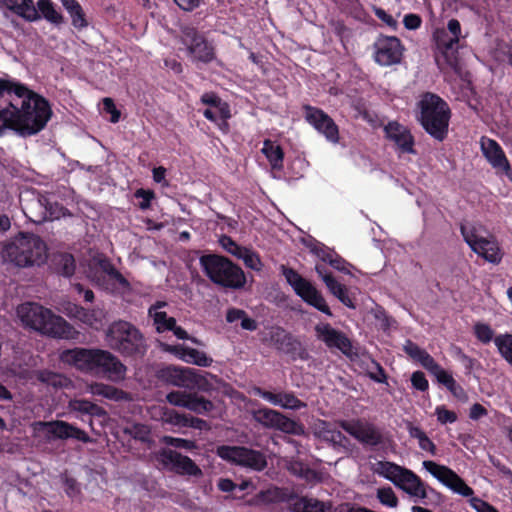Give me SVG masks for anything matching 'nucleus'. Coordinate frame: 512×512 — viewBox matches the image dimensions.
<instances>
[{
	"mask_svg": "<svg viewBox=\"0 0 512 512\" xmlns=\"http://www.w3.org/2000/svg\"><path fill=\"white\" fill-rule=\"evenodd\" d=\"M252 393L262 397L272 405L279 406L283 409L297 410L306 407V404L299 400L293 393H272L262 390L259 387H254Z\"/></svg>",
	"mask_w": 512,
	"mask_h": 512,
	"instance_id": "cd10ccee",
	"label": "nucleus"
},
{
	"mask_svg": "<svg viewBox=\"0 0 512 512\" xmlns=\"http://www.w3.org/2000/svg\"><path fill=\"white\" fill-rule=\"evenodd\" d=\"M69 15L72 19V24L74 27L83 28L87 25L81 6H79L78 9H74L73 11L69 12Z\"/></svg>",
	"mask_w": 512,
	"mask_h": 512,
	"instance_id": "338daca9",
	"label": "nucleus"
},
{
	"mask_svg": "<svg viewBox=\"0 0 512 512\" xmlns=\"http://www.w3.org/2000/svg\"><path fill=\"white\" fill-rule=\"evenodd\" d=\"M420 122L435 139L442 141L448 131L450 110L446 102L434 94H425L419 102Z\"/></svg>",
	"mask_w": 512,
	"mask_h": 512,
	"instance_id": "0eeeda50",
	"label": "nucleus"
},
{
	"mask_svg": "<svg viewBox=\"0 0 512 512\" xmlns=\"http://www.w3.org/2000/svg\"><path fill=\"white\" fill-rule=\"evenodd\" d=\"M163 350L175 355L180 360L197 365L200 367H208L212 364L213 359L209 357L205 352L187 347L185 345H161Z\"/></svg>",
	"mask_w": 512,
	"mask_h": 512,
	"instance_id": "a878e982",
	"label": "nucleus"
},
{
	"mask_svg": "<svg viewBox=\"0 0 512 512\" xmlns=\"http://www.w3.org/2000/svg\"><path fill=\"white\" fill-rule=\"evenodd\" d=\"M47 257L46 243L33 233L20 232L0 242V262L3 264L27 268L45 263Z\"/></svg>",
	"mask_w": 512,
	"mask_h": 512,
	"instance_id": "7ed1b4c3",
	"label": "nucleus"
},
{
	"mask_svg": "<svg viewBox=\"0 0 512 512\" xmlns=\"http://www.w3.org/2000/svg\"><path fill=\"white\" fill-rule=\"evenodd\" d=\"M192 368L168 366L160 371V378L177 387L189 389Z\"/></svg>",
	"mask_w": 512,
	"mask_h": 512,
	"instance_id": "7c9ffc66",
	"label": "nucleus"
},
{
	"mask_svg": "<svg viewBox=\"0 0 512 512\" xmlns=\"http://www.w3.org/2000/svg\"><path fill=\"white\" fill-rule=\"evenodd\" d=\"M409 434L412 438L418 440L419 447L434 455L436 453L435 444L428 438L426 433L422 431L419 427L411 426L409 428Z\"/></svg>",
	"mask_w": 512,
	"mask_h": 512,
	"instance_id": "09e8293b",
	"label": "nucleus"
},
{
	"mask_svg": "<svg viewBox=\"0 0 512 512\" xmlns=\"http://www.w3.org/2000/svg\"><path fill=\"white\" fill-rule=\"evenodd\" d=\"M289 507L293 512H331V504L315 498L291 497Z\"/></svg>",
	"mask_w": 512,
	"mask_h": 512,
	"instance_id": "2f4dec72",
	"label": "nucleus"
},
{
	"mask_svg": "<svg viewBox=\"0 0 512 512\" xmlns=\"http://www.w3.org/2000/svg\"><path fill=\"white\" fill-rule=\"evenodd\" d=\"M219 244L225 251L235 256L236 258L244 248L233 241L231 237L225 235L220 237Z\"/></svg>",
	"mask_w": 512,
	"mask_h": 512,
	"instance_id": "4d7b16f0",
	"label": "nucleus"
},
{
	"mask_svg": "<svg viewBox=\"0 0 512 512\" xmlns=\"http://www.w3.org/2000/svg\"><path fill=\"white\" fill-rule=\"evenodd\" d=\"M84 308L77 306L74 303L66 302L61 305L59 310L65 313L67 316L71 318H75L79 320L80 311H83Z\"/></svg>",
	"mask_w": 512,
	"mask_h": 512,
	"instance_id": "0e129e2a",
	"label": "nucleus"
},
{
	"mask_svg": "<svg viewBox=\"0 0 512 512\" xmlns=\"http://www.w3.org/2000/svg\"><path fill=\"white\" fill-rule=\"evenodd\" d=\"M386 137L392 141L401 152L413 153V138L410 132L397 122L385 126Z\"/></svg>",
	"mask_w": 512,
	"mask_h": 512,
	"instance_id": "c85d7f7f",
	"label": "nucleus"
},
{
	"mask_svg": "<svg viewBox=\"0 0 512 512\" xmlns=\"http://www.w3.org/2000/svg\"><path fill=\"white\" fill-rule=\"evenodd\" d=\"M304 117L306 121L327 141L336 144L339 142V129L334 120L321 109L305 106Z\"/></svg>",
	"mask_w": 512,
	"mask_h": 512,
	"instance_id": "f3484780",
	"label": "nucleus"
},
{
	"mask_svg": "<svg viewBox=\"0 0 512 512\" xmlns=\"http://www.w3.org/2000/svg\"><path fill=\"white\" fill-rule=\"evenodd\" d=\"M374 59L381 66H390L401 61L404 47L394 36H381L374 45Z\"/></svg>",
	"mask_w": 512,
	"mask_h": 512,
	"instance_id": "6ab92c4d",
	"label": "nucleus"
},
{
	"mask_svg": "<svg viewBox=\"0 0 512 512\" xmlns=\"http://www.w3.org/2000/svg\"><path fill=\"white\" fill-rule=\"evenodd\" d=\"M160 460L165 466L179 474L189 476H200L202 474L201 469L189 457L176 451L163 450L160 454Z\"/></svg>",
	"mask_w": 512,
	"mask_h": 512,
	"instance_id": "393cba45",
	"label": "nucleus"
},
{
	"mask_svg": "<svg viewBox=\"0 0 512 512\" xmlns=\"http://www.w3.org/2000/svg\"><path fill=\"white\" fill-rule=\"evenodd\" d=\"M237 258L241 259L246 265V267L252 270L260 271L262 269L263 265L260 260V257L251 249L244 247Z\"/></svg>",
	"mask_w": 512,
	"mask_h": 512,
	"instance_id": "3c124183",
	"label": "nucleus"
},
{
	"mask_svg": "<svg viewBox=\"0 0 512 512\" xmlns=\"http://www.w3.org/2000/svg\"><path fill=\"white\" fill-rule=\"evenodd\" d=\"M211 379H213V376H211L210 374L201 373L192 368L191 383L189 390H199L203 392H208L213 388Z\"/></svg>",
	"mask_w": 512,
	"mask_h": 512,
	"instance_id": "a18cd8bd",
	"label": "nucleus"
},
{
	"mask_svg": "<svg viewBox=\"0 0 512 512\" xmlns=\"http://www.w3.org/2000/svg\"><path fill=\"white\" fill-rule=\"evenodd\" d=\"M465 36L457 19H450L446 28H438L433 33L436 44V62L441 70L456 69L458 64L459 42Z\"/></svg>",
	"mask_w": 512,
	"mask_h": 512,
	"instance_id": "6e6552de",
	"label": "nucleus"
},
{
	"mask_svg": "<svg viewBox=\"0 0 512 512\" xmlns=\"http://www.w3.org/2000/svg\"><path fill=\"white\" fill-rule=\"evenodd\" d=\"M473 334L476 337V339L484 344H490L493 342L495 344L496 334L495 331L492 329V327L484 322H476L473 325Z\"/></svg>",
	"mask_w": 512,
	"mask_h": 512,
	"instance_id": "49530a36",
	"label": "nucleus"
},
{
	"mask_svg": "<svg viewBox=\"0 0 512 512\" xmlns=\"http://www.w3.org/2000/svg\"><path fill=\"white\" fill-rule=\"evenodd\" d=\"M422 465L426 471L452 492L463 497H469V504L476 512H499L488 502L479 497H474L473 489L449 467L430 460L423 461Z\"/></svg>",
	"mask_w": 512,
	"mask_h": 512,
	"instance_id": "39448f33",
	"label": "nucleus"
},
{
	"mask_svg": "<svg viewBox=\"0 0 512 512\" xmlns=\"http://www.w3.org/2000/svg\"><path fill=\"white\" fill-rule=\"evenodd\" d=\"M200 265L206 276L215 284L240 289L246 283L244 271L229 259L216 254L203 255Z\"/></svg>",
	"mask_w": 512,
	"mask_h": 512,
	"instance_id": "423d86ee",
	"label": "nucleus"
},
{
	"mask_svg": "<svg viewBox=\"0 0 512 512\" xmlns=\"http://www.w3.org/2000/svg\"><path fill=\"white\" fill-rule=\"evenodd\" d=\"M404 351L415 361L419 362L426 370H428L436 361L425 350L417 344L407 341L404 345Z\"/></svg>",
	"mask_w": 512,
	"mask_h": 512,
	"instance_id": "58836bf2",
	"label": "nucleus"
},
{
	"mask_svg": "<svg viewBox=\"0 0 512 512\" xmlns=\"http://www.w3.org/2000/svg\"><path fill=\"white\" fill-rule=\"evenodd\" d=\"M372 369L369 371V376L376 382L383 383L386 380V375L382 367L374 360L370 361Z\"/></svg>",
	"mask_w": 512,
	"mask_h": 512,
	"instance_id": "69168bd1",
	"label": "nucleus"
},
{
	"mask_svg": "<svg viewBox=\"0 0 512 512\" xmlns=\"http://www.w3.org/2000/svg\"><path fill=\"white\" fill-rule=\"evenodd\" d=\"M428 371L437 379V381L443 384L449 391L453 394H457V390H461V388L457 385L453 376L443 369L437 362H435Z\"/></svg>",
	"mask_w": 512,
	"mask_h": 512,
	"instance_id": "a19ab883",
	"label": "nucleus"
},
{
	"mask_svg": "<svg viewBox=\"0 0 512 512\" xmlns=\"http://www.w3.org/2000/svg\"><path fill=\"white\" fill-rule=\"evenodd\" d=\"M106 342L110 348L126 355L140 353L144 348L141 333L126 321H117L109 326Z\"/></svg>",
	"mask_w": 512,
	"mask_h": 512,
	"instance_id": "9d476101",
	"label": "nucleus"
},
{
	"mask_svg": "<svg viewBox=\"0 0 512 512\" xmlns=\"http://www.w3.org/2000/svg\"><path fill=\"white\" fill-rule=\"evenodd\" d=\"M36 376L40 382L46 383L47 385H51L55 388L67 387L70 384V380L67 377L50 371H39Z\"/></svg>",
	"mask_w": 512,
	"mask_h": 512,
	"instance_id": "de8ad7c7",
	"label": "nucleus"
},
{
	"mask_svg": "<svg viewBox=\"0 0 512 512\" xmlns=\"http://www.w3.org/2000/svg\"><path fill=\"white\" fill-rule=\"evenodd\" d=\"M261 152L265 155L272 169L281 170L283 167L284 153L280 145L271 140H265Z\"/></svg>",
	"mask_w": 512,
	"mask_h": 512,
	"instance_id": "c9c22d12",
	"label": "nucleus"
},
{
	"mask_svg": "<svg viewBox=\"0 0 512 512\" xmlns=\"http://www.w3.org/2000/svg\"><path fill=\"white\" fill-rule=\"evenodd\" d=\"M57 265L64 276H71L75 270V261L70 254H61L57 260Z\"/></svg>",
	"mask_w": 512,
	"mask_h": 512,
	"instance_id": "5fc2aeb1",
	"label": "nucleus"
},
{
	"mask_svg": "<svg viewBox=\"0 0 512 512\" xmlns=\"http://www.w3.org/2000/svg\"><path fill=\"white\" fill-rule=\"evenodd\" d=\"M494 57L500 62H509L512 64V54L506 44H499V48L496 49Z\"/></svg>",
	"mask_w": 512,
	"mask_h": 512,
	"instance_id": "774afa93",
	"label": "nucleus"
},
{
	"mask_svg": "<svg viewBox=\"0 0 512 512\" xmlns=\"http://www.w3.org/2000/svg\"><path fill=\"white\" fill-rule=\"evenodd\" d=\"M253 417L255 421L264 427L276 429L287 434H304V428L301 424L284 416L276 410L270 408H260L253 411Z\"/></svg>",
	"mask_w": 512,
	"mask_h": 512,
	"instance_id": "dca6fc26",
	"label": "nucleus"
},
{
	"mask_svg": "<svg viewBox=\"0 0 512 512\" xmlns=\"http://www.w3.org/2000/svg\"><path fill=\"white\" fill-rule=\"evenodd\" d=\"M315 336L330 349H338L347 354L351 350L349 339L341 331L333 328L330 324L319 322L315 325Z\"/></svg>",
	"mask_w": 512,
	"mask_h": 512,
	"instance_id": "5701e85b",
	"label": "nucleus"
},
{
	"mask_svg": "<svg viewBox=\"0 0 512 512\" xmlns=\"http://www.w3.org/2000/svg\"><path fill=\"white\" fill-rule=\"evenodd\" d=\"M322 259L328 261L335 269L346 274H351L350 268H352V266L344 260L333 259L330 255L322 256Z\"/></svg>",
	"mask_w": 512,
	"mask_h": 512,
	"instance_id": "e2e57ef3",
	"label": "nucleus"
},
{
	"mask_svg": "<svg viewBox=\"0 0 512 512\" xmlns=\"http://www.w3.org/2000/svg\"><path fill=\"white\" fill-rule=\"evenodd\" d=\"M182 42L195 61L209 62L214 58L213 48L197 34L194 28L185 27L182 30Z\"/></svg>",
	"mask_w": 512,
	"mask_h": 512,
	"instance_id": "4be33fe9",
	"label": "nucleus"
},
{
	"mask_svg": "<svg viewBox=\"0 0 512 512\" xmlns=\"http://www.w3.org/2000/svg\"><path fill=\"white\" fill-rule=\"evenodd\" d=\"M36 10L38 14L40 12L51 23L60 24L63 21L62 15L56 10L51 0H39Z\"/></svg>",
	"mask_w": 512,
	"mask_h": 512,
	"instance_id": "c03bdc74",
	"label": "nucleus"
},
{
	"mask_svg": "<svg viewBox=\"0 0 512 512\" xmlns=\"http://www.w3.org/2000/svg\"><path fill=\"white\" fill-rule=\"evenodd\" d=\"M404 469V467L389 461H378L372 466L374 473L391 481L394 485L398 482Z\"/></svg>",
	"mask_w": 512,
	"mask_h": 512,
	"instance_id": "72a5a7b5",
	"label": "nucleus"
},
{
	"mask_svg": "<svg viewBox=\"0 0 512 512\" xmlns=\"http://www.w3.org/2000/svg\"><path fill=\"white\" fill-rule=\"evenodd\" d=\"M103 318L104 314L101 310L88 311L83 309V311H80L79 321L98 329L102 326Z\"/></svg>",
	"mask_w": 512,
	"mask_h": 512,
	"instance_id": "8fccbe9b",
	"label": "nucleus"
},
{
	"mask_svg": "<svg viewBox=\"0 0 512 512\" xmlns=\"http://www.w3.org/2000/svg\"><path fill=\"white\" fill-rule=\"evenodd\" d=\"M495 347L498 354L512 367V334H497Z\"/></svg>",
	"mask_w": 512,
	"mask_h": 512,
	"instance_id": "79ce46f5",
	"label": "nucleus"
},
{
	"mask_svg": "<svg viewBox=\"0 0 512 512\" xmlns=\"http://www.w3.org/2000/svg\"><path fill=\"white\" fill-rule=\"evenodd\" d=\"M314 434L324 441L332 443L334 445L341 444L344 436L342 433L334 429L329 423L325 421H317L313 428Z\"/></svg>",
	"mask_w": 512,
	"mask_h": 512,
	"instance_id": "e433bc0d",
	"label": "nucleus"
},
{
	"mask_svg": "<svg viewBox=\"0 0 512 512\" xmlns=\"http://www.w3.org/2000/svg\"><path fill=\"white\" fill-rule=\"evenodd\" d=\"M377 498L387 507L394 508L398 505V498L391 487L378 489Z\"/></svg>",
	"mask_w": 512,
	"mask_h": 512,
	"instance_id": "864d4df0",
	"label": "nucleus"
},
{
	"mask_svg": "<svg viewBox=\"0 0 512 512\" xmlns=\"http://www.w3.org/2000/svg\"><path fill=\"white\" fill-rule=\"evenodd\" d=\"M480 147L485 159L496 172L504 174L512 180V169L501 146L493 139L482 137Z\"/></svg>",
	"mask_w": 512,
	"mask_h": 512,
	"instance_id": "aec40b11",
	"label": "nucleus"
},
{
	"mask_svg": "<svg viewBox=\"0 0 512 512\" xmlns=\"http://www.w3.org/2000/svg\"><path fill=\"white\" fill-rule=\"evenodd\" d=\"M283 275L287 282L292 286L295 293L307 304L313 306L317 310L332 316V312L322 294L316 287L290 268H282Z\"/></svg>",
	"mask_w": 512,
	"mask_h": 512,
	"instance_id": "f8f14e48",
	"label": "nucleus"
},
{
	"mask_svg": "<svg viewBox=\"0 0 512 512\" xmlns=\"http://www.w3.org/2000/svg\"><path fill=\"white\" fill-rule=\"evenodd\" d=\"M415 499H424L428 496L429 487L413 471L405 468L395 485Z\"/></svg>",
	"mask_w": 512,
	"mask_h": 512,
	"instance_id": "bb28decb",
	"label": "nucleus"
},
{
	"mask_svg": "<svg viewBox=\"0 0 512 512\" xmlns=\"http://www.w3.org/2000/svg\"><path fill=\"white\" fill-rule=\"evenodd\" d=\"M163 441H164V443H166L168 445L174 446L176 448L186 449V450H190L195 447L194 442L186 440V439H182V438H174V437H170V436H165L163 438Z\"/></svg>",
	"mask_w": 512,
	"mask_h": 512,
	"instance_id": "bf43d9fd",
	"label": "nucleus"
},
{
	"mask_svg": "<svg viewBox=\"0 0 512 512\" xmlns=\"http://www.w3.org/2000/svg\"><path fill=\"white\" fill-rule=\"evenodd\" d=\"M166 399L171 405L186 408L197 414H207L214 408L211 401L195 393L172 391L167 394Z\"/></svg>",
	"mask_w": 512,
	"mask_h": 512,
	"instance_id": "412c9836",
	"label": "nucleus"
},
{
	"mask_svg": "<svg viewBox=\"0 0 512 512\" xmlns=\"http://www.w3.org/2000/svg\"><path fill=\"white\" fill-rule=\"evenodd\" d=\"M203 115L206 119L210 120V121H213V122H216L218 120H222V123L219 124V127L221 130L223 131H227L228 129V123L226 122V120L228 118H224V117H221L218 113H217V110L215 108H207L203 111Z\"/></svg>",
	"mask_w": 512,
	"mask_h": 512,
	"instance_id": "680f3d73",
	"label": "nucleus"
},
{
	"mask_svg": "<svg viewBox=\"0 0 512 512\" xmlns=\"http://www.w3.org/2000/svg\"><path fill=\"white\" fill-rule=\"evenodd\" d=\"M323 281L326 284L329 291L337 297L341 303L349 308H355L354 302L348 295L347 288L334 279L331 275H324Z\"/></svg>",
	"mask_w": 512,
	"mask_h": 512,
	"instance_id": "4c0bfd02",
	"label": "nucleus"
},
{
	"mask_svg": "<svg viewBox=\"0 0 512 512\" xmlns=\"http://www.w3.org/2000/svg\"><path fill=\"white\" fill-rule=\"evenodd\" d=\"M60 360L85 373L103 374L113 382L124 380L127 370L116 356L101 349L74 348L64 350L60 354Z\"/></svg>",
	"mask_w": 512,
	"mask_h": 512,
	"instance_id": "f03ea898",
	"label": "nucleus"
},
{
	"mask_svg": "<svg viewBox=\"0 0 512 512\" xmlns=\"http://www.w3.org/2000/svg\"><path fill=\"white\" fill-rule=\"evenodd\" d=\"M32 428L36 437L43 438L47 441L52 439L73 438L83 443L91 442V438L85 431L65 421H39L35 422Z\"/></svg>",
	"mask_w": 512,
	"mask_h": 512,
	"instance_id": "ddd939ff",
	"label": "nucleus"
},
{
	"mask_svg": "<svg viewBox=\"0 0 512 512\" xmlns=\"http://www.w3.org/2000/svg\"><path fill=\"white\" fill-rule=\"evenodd\" d=\"M103 103V111L107 114H110V121L112 123H117L120 120V111L116 108L114 101L111 98H104L102 100Z\"/></svg>",
	"mask_w": 512,
	"mask_h": 512,
	"instance_id": "13d9d810",
	"label": "nucleus"
},
{
	"mask_svg": "<svg viewBox=\"0 0 512 512\" xmlns=\"http://www.w3.org/2000/svg\"><path fill=\"white\" fill-rule=\"evenodd\" d=\"M411 383L412 386L420 391H426L429 387L428 380L425 375L421 371H416L411 375Z\"/></svg>",
	"mask_w": 512,
	"mask_h": 512,
	"instance_id": "052dcab7",
	"label": "nucleus"
},
{
	"mask_svg": "<svg viewBox=\"0 0 512 512\" xmlns=\"http://www.w3.org/2000/svg\"><path fill=\"white\" fill-rule=\"evenodd\" d=\"M0 9L11 11L28 21H36L40 18L33 0H0Z\"/></svg>",
	"mask_w": 512,
	"mask_h": 512,
	"instance_id": "c756f323",
	"label": "nucleus"
},
{
	"mask_svg": "<svg viewBox=\"0 0 512 512\" xmlns=\"http://www.w3.org/2000/svg\"><path fill=\"white\" fill-rule=\"evenodd\" d=\"M19 203L24 215L35 223L59 219L65 215V210L57 203L34 190H24L19 195Z\"/></svg>",
	"mask_w": 512,
	"mask_h": 512,
	"instance_id": "1a4fd4ad",
	"label": "nucleus"
},
{
	"mask_svg": "<svg viewBox=\"0 0 512 512\" xmlns=\"http://www.w3.org/2000/svg\"><path fill=\"white\" fill-rule=\"evenodd\" d=\"M217 454L231 463L258 471L263 470L267 465L262 453L246 447L221 446L217 449Z\"/></svg>",
	"mask_w": 512,
	"mask_h": 512,
	"instance_id": "2eb2a0df",
	"label": "nucleus"
},
{
	"mask_svg": "<svg viewBox=\"0 0 512 512\" xmlns=\"http://www.w3.org/2000/svg\"><path fill=\"white\" fill-rule=\"evenodd\" d=\"M461 233L465 242L476 254L492 264L501 262L503 252L498 242L493 237H486L481 226L462 225Z\"/></svg>",
	"mask_w": 512,
	"mask_h": 512,
	"instance_id": "9b49d317",
	"label": "nucleus"
},
{
	"mask_svg": "<svg viewBox=\"0 0 512 512\" xmlns=\"http://www.w3.org/2000/svg\"><path fill=\"white\" fill-rule=\"evenodd\" d=\"M435 415L437 417V421L440 424H452L457 421V414L448 410L444 405H439L435 408Z\"/></svg>",
	"mask_w": 512,
	"mask_h": 512,
	"instance_id": "6e6d98bb",
	"label": "nucleus"
},
{
	"mask_svg": "<svg viewBox=\"0 0 512 512\" xmlns=\"http://www.w3.org/2000/svg\"><path fill=\"white\" fill-rule=\"evenodd\" d=\"M88 277L97 286L112 293H124L129 288L127 280L107 259L99 260L90 270Z\"/></svg>",
	"mask_w": 512,
	"mask_h": 512,
	"instance_id": "4468645a",
	"label": "nucleus"
},
{
	"mask_svg": "<svg viewBox=\"0 0 512 512\" xmlns=\"http://www.w3.org/2000/svg\"><path fill=\"white\" fill-rule=\"evenodd\" d=\"M52 116L48 101L22 83L0 82V135L11 129L31 136L44 129Z\"/></svg>",
	"mask_w": 512,
	"mask_h": 512,
	"instance_id": "f257e3e1",
	"label": "nucleus"
},
{
	"mask_svg": "<svg viewBox=\"0 0 512 512\" xmlns=\"http://www.w3.org/2000/svg\"><path fill=\"white\" fill-rule=\"evenodd\" d=\"M152 417L159 418L161 421L175 426H186L188 424L187 416L163 407L154 408Z\"/></svg>",
	"mask_w": 512,
	"mask_h": 512,
	"instance_id": "ea45409f",
	"label": "nucleus"
},
{
	"mask_svg": "<svg viewBox=\"0 0 512 512\" xmlns=\"http://www.w3.org/2000/svg\"><path fill=\"white\" fill-rule=\"evenodd\" d=\"M68 409L70 412L78 413L77 417L81 415L90 416H104L105 411L102 407L84 399H73L68 403Z\"/></svg>",
	"mask_w": 512,
	"mask_h": 512,
	"instance_id": "f704fd0d",
	"label": "nucleus"
},
{
	"mask_svg": "<svg viewBox=\"0 0 512 512\" xmlns=\"http://www.w3.org/2000/svg\"><path fill=\"white\" fill-rule=\"evenodd\" d=\"M166 307V302H156L149 308L148 314L153 320L156 331L158 333L172 331L178 339H189L188 333L183 328L176 325L175 318L167 314L165 311ZM190 340L196 344H200L195 338H190Z\"/></svg>",
	"mask_w": 512,
	"mask_h": 512,
	"instance_id": "a211bd4d",
	"label": "nucleus"
},
{
	"mask_svg": "<svg viewBox=\"0 0 512 512\" xmlns=\"http://www.w3.org/2000/svg\"><path fill=\"white\" fill-rule=\"evenodd\" d=\"M59 481L65 493L70 498H76L80 494V485L78 482L67 474H62Z\"/></svg>",
	"mask_w": 512,
	"mask_h": 512,
	"instance_id": "603ef678",
	"label": "nucleus"
},
{
	"mask_svg": "<svg viewBox=\"0 0 512 512\" xmlns=\"http://www.w3.org/2000/svg\"><path fill=\"white\" fill-rule=\"evenodd\" d=\"M17 316L28 328L56 338L72 339L77 332L62 317L36 303H23L17 308Z\"/></svg>",
	"mask_w": 512,
	"mask_h": 512,
	"instance_id": "20e7f679",
	"label": "nucleus"
},
{
	"mask_svg": "<svg viewBox=\"0 0 512 512\" xmlns=\"http://www.w3.org/2000/svg\"><path fill=\"white\" fill-rule=\"evenodd\" d=\"M340 426L363 444L375 446L381 442V434L364 420L341 421Z\"/></svg>",
	"mask_w": 512,
	"mask_h": 512,
	"instance_id": "b1692460",
	"label": "nucleus"
},
{
	"mask_svg": "<svg viewBox=\"0 0 512 512\" xmlns=\"http://www.w3.org/2000/svg\"><path fill=\"white\" fill-rule=\"evenodd\" d=\"M201 102L209 106L208 108H215L217 110V113L221 117H231L229 105L226 102L222 101L215 93H204L201 96Z\"/></svg>",
	"mask_w": 512,
	"mask_h": 512,
	"instance_id": "37998d69",
	"label": "nucleus"
},
{
	"mask_svg": "<svg viewBox=\"0 0 512 512\" xmlns=\"http://www.w3.org/2000/svg\"><path fill=\"white\" fill-rule=\"evenodd\" d=\"M87 392L93 396H101L112 401H129L128 393L108 384L94 382L87 385Z\"/></svg>",
	"mask_w": 512,
	"mask_h": 512,
	"instance_id": "473e14b6",
	"label": "nucleus"
}]
</instances>
